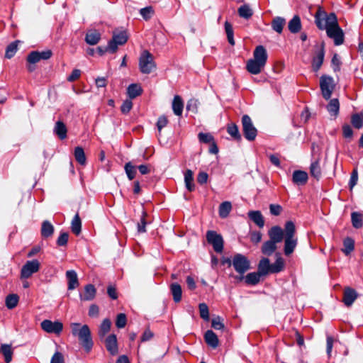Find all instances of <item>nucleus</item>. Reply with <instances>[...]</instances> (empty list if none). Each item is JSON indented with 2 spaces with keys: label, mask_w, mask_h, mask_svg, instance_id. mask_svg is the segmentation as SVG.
<instances>
[{
  "label": "nucleus",
  "mask_w": 363,
  "mask_h": 363,
  "mask_svg": "<svg viewBox=\"0 0 363 363\" xmlns=\"http://www.w3.org/2000/svg\"><path fill=\"white\" fill-rule=\"evenodd\" d=\"M198 104L199 102L196 99H191L187 103L186 109L188 111H192L193 113H196L198 108Z\"/></svg>",
  "instance_id": "338daca9"
},
{
  "label": "nucleus",
  "mask_w": 363,
  "mask_h": 363,
  "mask_svg": "<svg viewBox=\"0 0 363 363\" xmlns=\"http://www.w3.org/2000/svg\"><path fill=\"white\" fill-rule=\"evenodd\" d=\"M74 155L76 161L82 165L86 164V156L82 147H77L74 149Z\"/></svg>",
  "instance_id": "c03bdc74"
},
{
  "label": "nucleus",
  "mask_w": 363,
  "mask_h": 363,
  "mask_svg": "<svg viewBox=\"0 0 363 363\" xmlns=\"http://www.w3.org/2000/svg\"><path fill=\"white\" fill-rule=\"evenodd\" d=\"M352 223L354 228L358 229L362 227L363 216L358 212H352L351 214Z\"/></svg>",
  "instance_id": "a19ab883"
},
{
  "label": "nucleus",
  "mask_w": 363,
  "mask_h": 363,
  "mask_svg": "<svg viewBox=\"0 0 363 363\" xmlns=\"http://www.w3.org/2000/svg\"><path fill=\"white\" fill-rule=\"evenodd\" d=\"M283 211L281 206L279 204H270L269 205V211L270 213L273 216H279Z\"/></svg>",
  "instance_id": "e2e57ef3"
},
{
  "label": "nucleus",
  "mask_w": 363,
  "mask_h": 363,
  "mask_svg": "<svg viewBox=\"0 0 363 363\" xmlns=\"http://www.w3.org/2000/svg\"><path fill=\"white\" fill-rule=\"evenodd\" d=\"M277 244L269 240L263 242L261 251L263 255L270 256L277 250Z\"/></svg>",
  "instance_id": "bb28decb"
},
{
  "label": "nucleus",
  "mask_w": 363,
  "mask_h": 363,
  "mask_svg": "<svg viewBox=\"0 0 363 363\" xmlns=\"http://www.w3.org/2000/svg\"><path fill=\"white\" fill-rule=\"evenodd\" d=\"M198 138L199 141L203 143H211L214 141L213 135L210 133H199Z\"/></svg>",
  "instance_id": "13d9d810"
},
{
  "label": "nucleus",
  "mask_w": 363,
  "mask_h": 363,
  "mask_svg": "<svg viewBox=\"0 0 363 363\" xmlns=\"http://www.w3.org/2000/svg\"><path fill=\"white\" fill-rule=\"evenodd\" d=\"M310 173L312 177L316 179H319L321 177V169L319 160L313 162L310 167Z\"/></svg>",
  "instance_id": "79ce46f5"
},
{
  "label": "nucleus",
  "mask_w": 363,
  "mask_h": 363,
  "mask_svg": "<svg viewBox=\"0 0 363 363\" xmlns=\"http://www.w3.org/2000/svg\"><path fill=\"white\" fill-rule=\"evenodd\" d=\"M232 209V204L230 201H224L219 206V216L224 218H226Z\"/></svg>",
  "instance_id": "ea45409f"
},
{
  "label": "nucleus",
  "mask_w": 363,
  "mask_h": 363,
  "mask_svg": "<svg viewBox=\"0 0 363 363\" xmlns=\"http://www.w3.org/2000/svg\"><path fill=\"white\" fill-rule=\"evenodd\" d=\"M262 275L258 272H251L246 275L245 281L249 285H256L259 282Z\"/></svg>",
  "instance_id": "58836bf2"
},
{
  "label": "nucleus",
  "mask_w": 363,
  "mask_h": 363,
  "mask_svg": "<svg viewBox=\"0 0 363 363\" xmlns=\"http://www.w3.org/2000/svg\"><path fill=\"white\" fill-rule=\"evenodd\" d=\"M249 218L252 220L259 228L264 225V219L259 211H250L247 213Z\"/></svg>",
  "instance_id": "4be33fe9"
},
{
  "label": "nucleus",
  "mask_w": 363,
  "mask_h": 363,
  "mask_svg": "<svg viewBox=\"0 0 363 363\" xmlns=\"http://www.w3.org/2000/svg\"><path fill=\"white\" fill-rule=\"evenodd\" d=\"M128 39V36L125 30H114L113 38L108 42L106 50L111 53H114L117 51L118 46L124 45Z\"/></svg>",
  "instance_id": "20e7f679"
},
{
  "label": "nucleus",
  "mask_w": 363,
  "mask_h": 363,
  "mask_svg": "<svg viewBox=\"0 0 363 363\" xmlns=\"http://www.w3.org/2000/svg\"><path fill=\"white\" fill-rule=\"evenodd\" d=\"M242 129L245 138L249 141H253L257 135V130L255 127L252 119L248 115L242 117Z\"/></svg>",
  "instance_id": "423d86ee"
},
{
  "label": "nucleus",
  "mask_w": 363,
  "mask_h": 363,
  "mask_svg": "<svg viewBox=\"0 0 363 363\" xmlns=\"http://www.w3.org/2000/svg\"><path fill=\"white\" fill-rule=\"evenodd\" d=\"M69 234L67 233H61L57 240V244L59 246H65L68 242Z\"/></svg>",
  "instance_id": "69168bd1"
},
{
  "label": "nucleus",
  "mask_w": 363,
  "mask_h": 363,
  "mask_svg": "<svg viewBox=\"0 0 363 363\" xmlns=\"http://www.w3.org/2000/svg\"><path fill=\"white\" fill-rule=\"evenodd\" d=\"M199 309L201 318L204 320H209V310L207 304L205 303H199Z\"/></svg>",
  "instance_id": "5fc2aeb1"
},
{
  "label": "nucleus",
  "mask_w": 363,
  "mask_h": 363,
  "mask_svg": "<svg viewBox=\"0 0 363 363\" xmlns=\"http://www.w3.org/2000/svg\"><path fill=\"white\" fill-rule=\"evenodd\" d=\"M286 24V20L283 17L277 16L272 19V29L280 34L282 33L284 26Z\"/></svg>",
  "instance_id": "cd10ccee"
},
{
  "label": "nucleus",
  "mask_w": 363,
  "mask_h": 363,
  "mask_svg": "<svg viewBox=\"0 0 363 363\" xmlns=\"http://www.w3.org/2000/svg\"><path fill=\"white\" fill-rule=\"evenodd\" d=\"M284 262L281 257H279L275 262L271 264V274L279 273L284 269Z\"/></svg>",
  "instance_id": "a18cd8bd"
},
{
  "label": "nucleus",
  "mask_w": 363,
  "mask_h": 363,
  "mask_svg": "<svg viewBox=\"0 0 363 363\" xmlns=\"http://www.w3.org/2000/svg\"><path fill=\"white\" fill-rule=\"evenodd\" d=\"M139 68L143 74H150L156 68L153 56L149 51L144 50L141 53L139 58Z\"/></svg>",
  "instance_id": "7ed1b4c3"
},
{
  "label": "nucleus",
  "mask_w": 363,
  "mask_h": 363,
  "mask_svg": "<svg viewBox=\"0 0 363 363\" xmlns=\"http://www.w3.org/2000/svg\"><path fill=\"white\" fill-rule=\"evenodd\" d=\"M17 43H18V41H15V42L10 43L7 46V48L6 49V53H5L6 57L10 59L12 57H13V55H15V53L16 52V51L18 50V44Z\"/></svg>",
  "instance_id": "603ef678"
},
{
  "label": "nucleus",
  "mask_w": 363,
  "mask_h": 363,
  "mask_svg": "<svg viewBox=\"0 0 363 363\" xmlns=\"http://www.w3.org/2000/svg\"><path fill=\"white\" fill-rule=\"evenodd\" d=\"M66 278L68 281V290H74L79 286L78 277L74 270L67 271Z\"/></svg>",
  "instance_id": "a211bd4d"
},
{
  "label": "nucleus",
  "mask_w": 363,
  "mask_h": 363,
  "mask_svg": "<svg viewBox=\"0 0 363 363\" xmlns=\"http://www.w3.org/2000/svg\"><path fill=\"white\" fill-rule=\"evenodd\" d=\"M125 173L129 180H133L136 174V168L130 162H127L124 167Z\"/></svg>",
  "instance_id": "3c124183"
},
{
  "label": "nucleus",
  "mask_w": 363,
  "mask_h": 363,
  "mask_svg": "<svg viewBox=\"0 0 363 363\" xmlns=\"http://www.w3.org/2000/svg\"><path fill=\"white\" fill-rule=\"evenodd\" d=\"M40 326L45 332L57 335H60L63 330V324L60 320L52 322L50 320H44L41 322Z\"/></svg>",
  "instance_id": "9d476101"
},
{
  "label": "nucleus",
  "mask_w": 363,
  "mask_h": 363,
  "mask_svg": "<svg viewBox=\"0 0 363 363\" xmlns=\"http://www.w3.org/2000/svg\"><path fill=\"white\" fill-rule=\"evenodd\" d=\"M128 95L130 99H135V97L140 96L143 89L141 86L138 84H131L128 86L127 89Z\"/></svg>",
  "instance_id": "72a5a7b5"
},
{
  "label": "nucleus",
  "mask_w": 363,
  "mask_h": 363,
  "mask_svg": "<svg viewBox=\"0 0 363 363\" xmlns=\"http://www.w3.org/2000/svg\"><path fill=\"white\" fill-rule=\"evenodd\" d=\"M238 12L239 16L245 19H249L253 15V11L248 4L242 5Z\"/></svg>",
  "instance_id": "e433bc0d"
},
{
  "label": "nucleus",
  "mask_w": 363,
  "mask_h": 363,
  "mask_svg": "<svg viewBox=\"0 0 363 363\" xmlns=\"http://www.w3.org/2000/svg\"><path fill=\"white\" fill-rule=\"evenodd\" d=\"M140 13L144 19L147 20L151 18L153 14V9L151 6L143 8L140 11Z\"/></svg>",
  "instance_id": "052dcab7"
},
{
  "label": "nucleus",
  "mask_w": 363,
  "mask_h": 363,
  "mask_svg": "<svg viewBox=\"0 0 363 363\" xmlns=\"http://www.w3.org/2000/svg\"><path fill=\"white\" fill-rule=\"evenodd\" d=\"M335 82L332 77L323 75L320 79V86L323 96L328 100L330 98L335 89Z\"/></svg>",
  "instance_id": "0eeeda50"
},
{
  "label": "nucleus",
  "mask_w": 363,
  "mask_h": 363,
  "mask_svg": "<svg viewBox=\"0 0 363 363\" xmlns=\"http://www.w3.org/2000/svg\"><path fill=\"white\" fill-rule=\"evenodd\" d=\"M54 233V226L48 220H44L41 226V235L43 238H49Z\"/></svg>",
  "instance_id": "2f4dec72"
},
{
  "label": "nucleus",
  "mask_w": 363,
  "mask_h": 363,
  "mask_svg": "<svg viewBox=\"0 0 363 363\" xmlns=\"http://www.w3.org/2000/svg\"><path fill=\"white\" fill-rule=\"evenodd\" d=\"M50 363H65L62 354L60 352H56L52 357Z\"/></svg>",
  "instance_id": "774afa93"
},
{
  "label": "nucleus",
  "mask_w": 363,
  "mask_h": 363,
  "mask_svg": "<svg viewBox=\"0 0 363 363\" xmlns=\"http://www.w3.org/2000/svg\"><path fill=\"white\" fill-rule=\"evenodd\" d=\"M96 294V289L93 284H86L84 286V291L83 293L79 294V298L81 301H92Z\"/></svg>",
  "instance_id": "4468645a"
},
{
  "label": "nucleus",
  "mask_w": 363,
  "mask_h": 363,
  "mask_svg": "<svg viewBox=\"0 0 363 363\" xmlns=\"http://www.w3.org/2000/svg\"><path fill=\"white\" fill-rule=\"evenodd\" d=\"M183 108H184V104L182 100V98L176 95L174 97L173 101H172V110L175 115L177 116H181L183 112Z\"/></svg>",
  "instance_id": "c756f323"
},
{
  "label": "nucleus",
  "mask_w": 363,
  "mask_h": 363,
  "mask_svg": "<svg viewBox=\"0 0 363 363\" xmlns=\"http://www.w3.org/2000/svg\"><path fill=\"white\" fill-rule=\"evenodd\" d=\"M105 343L106 347L111 354L116 355L118 354V348L116 335L111 334L108 335L106 339Z\"/></svg>",
  "instance_id": "dca6fc26"
},
{
  "label": "nucleus",
  "mask_w": 363,
  "mask_h": 363,
  "mask_svg": "<svg viewBox=\"0 0 363 363\" xmlns=\"http://www.w3.org/2000/svg\"><path fill=\"white\" fill-rule=\"evenodd\" d=\"M233 266L235 270L241 274V277H238V280L241 281L243 279V274L250 269V262L248 259L241 255L237 254L233 257Z\"/></svg>",
  "instance_id": "39448f33"
},
{
  "label": "nucleus",
  "mask_w": 363,
  "mask_h": 363,
  "mask_svg": "<svg viewBox=\"0 0 363 363\" xmlns=\"http://www.w3.org/2000/svg\"><path fill=\"white\" fill-rule=\"evenodd\" d=\"M284 232V252L285 255L289 256L294 252L298 243V240L295 237L296 227L292 221L289 220L286 222Z\"/></svg>",
  "instance_id": "f03ea898"
},
{
  "label": "nucleus",
  "mask_w": 363,
  "mask_h": 363,
  "mask_svg": "<svg viewBox=\"0 0 363 363\" xmlns=\"http://www.w3.org/2000/svg\"><path fill=\"white\" fill-rule=\"evenodd\" d=\"M204 339L206 344L212 348H216L218 346V338L213 331L207 330L204 335Z\"/></svg>",
  "instance_id": "b1692460"
},
{
  "label": "nucleus",
  "mask_w": 363,
  "mask_h": 363,
  "mask_svg": "<svg viewBox=\"0 0 363 363\" xmlns=\"http://www.w3.org/2000/svg\"><path fill=\"white\" fill-rule=\"evenodd\" d=\"M71 230H72V232L74 234H75L76 235H79L81 233L82 221L79 218V213H77L72 218V220L71 223Z\"/></svg>",
  "instance_id": "c9c22d12"
},
{
  "label": "nucleus",
  "mask_w": 363,
  "mask_h": 363,
  "mask_svg": "<svg viewBox=\"0 0 363 363\" xmlns=\"http://www.w3.org/2000/svg\"><path fill=\"white\" fill-rule=\"evenodd\" d=\"M40 267V264L38 260L33 259L27 261L21 268V278H30L34 273H36L39 271Z\"/></svg>",
  "instance_id": "1a4fd4ad"
},
{
  "label": "nucleus",
  "mask_w": 363,
  "mask_h": 363,
  "mask_svg": "<svg viewBox=\"0 0 363 363\" xmlns=\"http://www.w3.org/2000/svg\"><path fill=\"white\" fill-rule=\"evenodd\" d=\"M257 272L262 276L271 274V264L268 258L263 257L260 259L257 267Z\"/></svg>",
  "instance_id": "412c9836"
},
{
  "label": "nucleus",
  "mask_w": 363,
  "mask_h": 363,
  "mask_svg": "<svg viewBox=\"0 0 363 363\" xmlns=\"http://www.w3.org/2000/svg\"><path fill=\"white\" fill-rule=\"evenodd\" d=\"M358 294L357 291L350 288L346 287L344 290L343 302L345 306H350L357 298Z\"/></svg>",
  "instance_id": "2eb2a0df"
},
{
  "label": "nucleus",
  "mask_w": 363,
  "mask_h": 363,
  "mask_svg": "<svg viewBox=\"0 0 363 363\" xmlns=\"http://www.w3.org/2000/svg\"><path fill=\"white\" fill-rule=\"evenodd\" d=\"M0 351L4 356L5 362L9 363L12 360L13 351L11 346L9 345H1Z\"/></svg>",
  "instance_id": "de8ad7c7"
},
{
  "label": "nucleus",
  "mask_w": 363,
  "mask_h": 363,
  "mask_svg": "<svg viewBox=\"0 0 363 363\" xmlns=\"http://www.w3.org/2000/svg\"><path fill=\"white\" fill-rule=\"evenodd\" d=\"M331 64L334 72H339L340 70L342 63L337 54H334L333 56Z\"/></svg>",
  "instance_id": "bf43d9fd"
},
{
  "label": "nucleus",
  "mask_w": 363,
  "mask_h": 363,
  "mask_svg": "<svg viewBox=\"0 0 363 363\" xmlns=\"http://www.w3.org/2000/svg\"><path fill=\"white\" fill-rule=\"evenodd\" d=\"M211 325L215 330H221L224 328V325L222 323L220 317L219 316H217L212 319Z\"/></svg>",
  "instance_id": "0e129e2a"
},
{
  "label": "nucleus",
  "mask_w": 363,
  "mask_h": 363,
  "mask_svg": "<svg viewBox=\"0 0 363 363\" xmlns=\"http://www.w3.org/2000/svg\"><path fill=\"white\" fill-rule=\"evenodd\" d=\"M268 55L267 50L263 45H258L253 52V60L266 65Z\"/></svg>",
  "instance_id": "ddd939ff"
},
{
  "label": "nucleus",
  "mask_w": 363,
  "mask_h": 363,
  "mask_svg": "<svg viewBox=\"0 0 363 363\" xmlns=\"http://www.w3.org/2000/svg\"><path fill=\"white\" fill-rule=\"evenodd\" d=\"M53 132L60 140H64L67 138V129L65 124L61 121L55 123Z\"/></svg>",
  "instance_id": "5701e85b"
},
{
  "label": "nucleus",
  "mask_w": 363,
  "mask_h": 363,
  "mask_svg": "<svg viewBox=\"0 0 363 363\" xmlns=\"http://www.w3.org/2000/svg\"><path fill=\"white\" fill-rule=\"evenodd\" d=\"M72 334L78 337L82 347L86 352H89L93 347L91 331L87 325H82L79 323L71 324Z\"/></svg>",
  "instance_id": "f257e3e1"
},
{
  "label": "nucleus",
  "mask_w": 363,
  "mask_h": 363,
  "mask_svg": "<svg viewBox=\"0 0 363 363\" xmlns=\"http://www.w3.org/2000/svg\"><path fill=\"white\" fill-rule=\"evenodd\" d=\"M18 296L14 294H9L6 298V306L9 309L14 308L18 302Z\"/></svg>",
  "instance_id": "49530a36"
},
{
  "label": "nucleus",
  "mask_w": 363,
  "mask_h": 363,
  "mask_svg": "<svg viewBox=\"0 0 363 363\" xmlns=\"http://www.w3.org/2000/svg\"><path fill=\"white\" fill-rule=\"evenodd\" d=\"M101 40V34L96 30H89L85 36V41L90 45H96Z\"/></svg>",
  "instance_id": "aec40b11"
},
{
  "label": "nucleus",
  "mask_w": 363,
  "mask_h": 363,
  "mask_svg": "<svg viewBox=\"0 0 363 363\" xmlns=\"http://www.w3.org/2000/svg\"><path fill=\"white\" fill-rule=\"evenodd\" d=\"M324 55V49L323 47H322L321 49L318 52L316 55L313 59L312 67L315 72L318 71L321 65H323Z\"/></svg>",
  "instance_id": "a878e982"
},
{
  "label": "nucleus",
  "mask_w": 363,
  "mask_h": 363,
  "mask_svg": "<svg viewBox=\"0 0 363 363\" xmlns=\"http://www.w3.org/2000/svg\"><path fill=\"white\" fill-rule=\"evenodd\" d=\"M288 28L291 33H297L301 29V18L298 16H294L288 23Z\"/></svg>",
  "instance_id": "393cba45"
},
{
  "label": "nucleus",
  "mask_w": 363,
  "mask_h": 363,
  "mask_svg": "<svg viewBox=\"0 0 363 363\" xmlns=\"http://www.w3.org/2000/svg\"><path fill=\"white\" fill-rule=\"evenodd\" d=\"M225 33L227 35L228 43L231 45H234L235 40H234V38H233V27H232V25L228 21H225Z\"/></svg>",
  "instance_id": "864d4df0"
},
{
  "label": "nucleus",
  "mask_w": 363,
  "mask_h": 363,
  "mask_svg": "<svg viewBox=\"0 0 363 363\" xmlns=\"http://www.w3.org/2000/svg\"><path fill=\"white\" fill-rule=\"evenodd\" d=\"M351 123L352 125L357 129L361 128L363 125V120L362 117L357 113L353 114L352 116Z\"/></svg>",
  "instance_id": "6e6d98bb"
},
{
  "label": "nucleus",
  "mask_w": 363,
  "mask_h": 363,
  "mask_svg": "<svg viewBox=\"0 0 363 363\" xmlns=\"http://www.w3.org/2000/svg\"><path fill=\"white\" fill-rule=\"evenodd\" d=\"M325 18L326 28H331L339 26L336 15L334 13H330L329 15H326Z\"/></svg>",
  "instance_id": "8fccbe9b"
},
{
  "label": "nucleus",
  "mask_w": 363,
  "mask_h": 363,
  "mask_svg": "<svg viewBox=\"0 0 363 363\" xmlns=\"http://www.w3.org/2000/svg\"><path fill=\"white\" fill-rule=\"evenodd\" d=\"M170 291L175 303H179L182 300V290L181 286L178 283H172L170 284Z\"/></svg>",
  "instance_id": "c85d7f7f"
},
{
  "label": "nucleus",
  "mask_w": 363,
  "mask_h": 363,
  "mask_svg": "<svg viewBox=\"0 0 363 363\" xmlns=\"http://www.w3.org/2000/svg\"><path fill=\"white\" fill-rule=\"evenodd\" d=\"M343 245L344 249L342 250V251L346 255H348L354 250V241L353 239L350 238H347L344 240Z\"/></svg>",
  "instance_id": "09e8293b"
},
{
  "label": "nucleus",
  "mask_w": 363,
  "mask_h": 363,
  "mask_svg": "<svg viewBox=\"0 0 363 363\" xmlns=\"http://www.w3.org/2000/svg\"><path fill=\"white\" fill-rule=\"evenodd\" d=\"M327 110L330 116L337 117L340 110V103L338 99H333L327 105Z\"/></svg>",
  "instance_id": "7c9ffc66"
},
{
  "label": "nucleus",
  "mask_w": 363,
  "mask_h": 363,
  "mask_svg": "<svg viewBox=\"0 0 363 363\" xmlns=\"http://www.w3.org/2000/svg\"><path fill=\"white\" fill-rule=\"evenodd\" d=\"M268 235L269 237V240L277 245V243L281 242L284 238L285 232L281 227L275 225L268 230Z\"/></svg>",
  "instance_id": "f8f14e48"
},
{
  "label": "nucleus",
  "mask_w": 363,
  "mask_h": 363,
  "mask_svg": "<svg viewBox=\"0 0 363 363\" xmlns=\"http://www.w3.org/2000/svg\"><path fill=\"white\" fill-rule=\"evenodd\" d=\"M227 132L235 140L240 141L242 139L241 135L239 132L238 127L235 123L228 124L227 126Z\"/></svg>",
  "instance_id": "4c0bfd02"
},
{
  "label": "nucleus",
  "mask_w": 363,
  "mask_h": 363,
  "mask_svg": "<svg viewBox=\"0 0 363 363\" xmlns=\"http://www.w3.org/2000/svg\"><path fill=\"white\" fill-rule=\"evenodd\" d=\"M39 56L38 51H33L28 55L27 60L30 64H35L40 60Z\"/></svg>",
  "instance_id": "680f3d73"
},
{
  "label": "nucleus",
  "mask_w": 363,
  "mask_h": 363,
  "mask_svg": "<svg viewBox=\"0 0 363 363\" xmlns=\"http://www.w3.org/2000/svg\"><path fill=\"white\" fill-rule=\"evenodd\" d=\"M193 174V172L190 169H187L184 173L185 186L189 191H193L195 189Z\"/></svg>",
  "instance_id": "473e14b6"
},
{
  "label": "nucleus",
  "mask_w": 363,
  "mask_h": 363,
  "mask_svg": "<svg viewBox=\"0 0 363 363\" xmlns=\"http://www.w3.org/2000/svg\"><path fill=\"white\" fill-rule=\"evenodd\" d=\"M308 179V174L304 171L295 170L293 172L292 181L296 185H304L305 184H306Z\"/></svg>",
  "instance_id": "6ab92c4d"
},
{
  "label": "nucleus",
  "mask_w": 363,
  "mask_h": 363,
  "mask_svg": "<svg viewBox=\"0 0 363 363\" xmlns=\"http://www.w3.org/2000/svg\"><path fill=\"white\" fill-rule=\"evenodd\" d=\"M111 322L108 318H105L100 325L99 335L101 337H104L110 330Z\"/></svg>",
  "instance_id": "37998d69"
},
{
  "label": "nucleus",
  "mask_w": 363,
  "mask_h": 363,
  "mask_svg": "<svg viewBox=\"0 0 363 363\" xmlns=\"http://www.w3.org/2000/svg\"><path fill=\"white\" fill-rule=\"evenodd\" d=\"M264 67L265 65L254 60L253 59L248 60L246 63V69L252 74H259Z\"/></svg>",
  "instance_id": "f3484780"
},
{
  "label": "nucleus",
  "mask_w": 363,
  "mask_h": 363,
  "mask_svg": "<svg viewBox=\"0 0 363 363\" xmlns=\"http://www.w3.org/2000/svg\"><path fill=\"white\" fill-rule=\"evenodd\" d=\"M127 323V318L125 313H119L116 316V325L118 328H123Z\"/></svg>",
  "instance_id": "4d7b16f0"
},
{
  "label": "nucleus",
  "mask_w": 363,
  "mask_h": 363,
  "mask_svg": "<svg viewBox=\"0 0 363 363\" xmlns=\"http://www.w3.org/2000/svg\"><path fill=\"white\" fill-rule=\"evenodd\" d=\"M325 12L321 11L320 9L316 12L315 15V23L317 25V27L320 30H326V25L325 23Z\"/></svg>",
  "instance_id": "f704fd0d"
},
{
  "label": "nucleus",
  "mask_w": 363,
  "mask_h": 363,
  "mask_svg": "<svg viewBox=\"0 0 363 363\" xmlns=\"http://www.w3.org/2000/svg\"><path fill=\"white\" fill-rule=\"evenodd\" d=\"M206 240L213 246L217 253H221L223 250V239L221 235L213 230H208L206 233Z\"/></svg>",
  "instance_id": "6e6552de"
},
{
  "label": "nucleus",
  "mask_w": 363,
  "mask_h": 363,
  "mask_svg": "<svg viewBox=\"0 0 363 363\" xmlns=\"http://www.w3.org/2000/svg\"><path fill=\"white\" fill-rule=\"evenodd\" d=\"M326 33L330 38L334 40L335 45H340L344 43V33L339 26L326 28Z\"/></svg>",
  "instance_id": "9b49d317"
}]
</instances>
